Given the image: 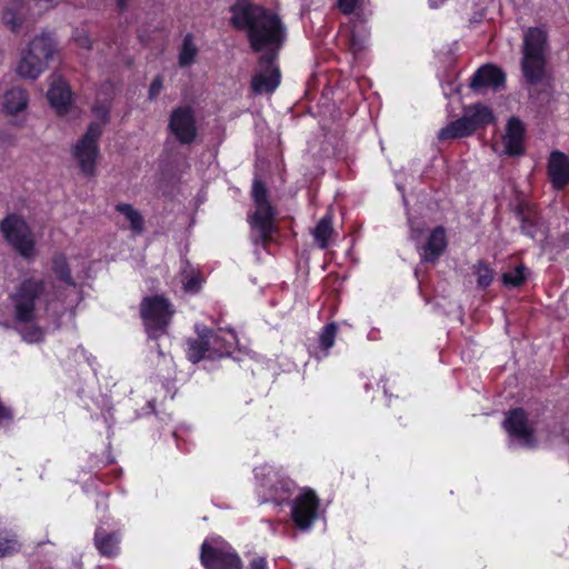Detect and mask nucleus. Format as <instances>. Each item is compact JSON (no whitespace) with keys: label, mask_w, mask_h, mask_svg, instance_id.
<instances>
[{"label":"nucleus","mask_w":569,"mask_h":569,"mask_svg":"<svg viewBox=\"0 0 569 569\" xmlns=\"http://www.w3.org/2000/svg\"><path fill=\"white\" fill-rule=\"evenodd\" d=\"M231 12L233 26L246 30L254 51H266L264 56H276L282 48L287 29L276 12L248 0L237 1Z\"/></svg>","instance_id":"obj_1"},{"label":"nucleus","mask_w":569,"mask_h":569,"mask_svg":"<svg viewBox=\"0 0 569 569\" xmlns=\"http://www.w3.org/2000/svg\"><path fill=\"white\" fill-rule=\"evenodd\" d=\"M86 259L78 254L56 252L51 258L50 277L53 279L46 295V307L53 315L72 310L81 300L80 281L86 277Z\"/></svg>","instance_id":"obj_2"},{"label":"nucleus","mask_w":569,"mask_h":569,"mask_svg":"<svg viewBox=\"0 0 569 569\" xmlns=\"http://www.w3.org/2000/svg\"><path fill=\"white\" fill-rule=\"evenodd\" d=\"M44 282L28 278L21 281L9 296L10 307L17 331L28 343H37L43 339V330L38 325V303H46Z\"/></svg>","instance_id":"obj_3"},{"label":"nucleus","mask_w":569,"mask_h":569,"mask_svg":"<svg viewBox=\"0 0 569 569\" xmlns=\"http://www.w3.org/2000/svg\"><path fill=\"white\" fill-rule=\"evenodd\" d=\"M548 56L547 31L541 27L525 29L521 47V71L529 83L538 84L545 80Z\"/></svg>","instance_id":"obj_4"},{"label":"nucleus","mask_w":569,"mask_h":569,"mask_svg":"<svg viewBox=\"0 0 569 569\" xmlns=\"http://www.w3.org/2000/svg\"><path fill=\"white\" fill-rule=\"evenodd\" d=\"M197 338L189 339L187 345L188 359L197 363L203 358L223 357L230 353L237 343L233 331L218 330L217 332L201 326L196 327Z\"/></svg>","instance_id":"obj_5"},{"label":"nucleus","mask_w":569,"mask_h":569,"mask_svg":"<svg viewBox=\"0 0 569 569\" xmlns=\"http://www.w3.org/2000/svg\"><path fill=\"white\" fill-rule=\"evenodd\" d=\"M54 48L56 44L50 34L41 33L34 37L20 53L16 67L18 76L30 80L39 78L47 69Z\"/></svg>","instance_id":"obj_6"},{"label":"nucleus","mask_w":569,"mask_h":569,"mask_svg":"<svg viewBox=\"0 0 569 569\" xmlns=\"http://www.w3.org/2000/svg\"><path fill=\"white\" fill-rule=\"evenodd\" d=\"M256 478L260 479L258 491L262 502H273L278 506L290 503L291 496L297 490V485L290 477L264 467L256 472Z\"/></svg>","instance_id":"obj_7"},{"label":"nucleus","mask_w":569,"mask_h":569,"mask_svg":"<svg viewBox=\"0 0 569 569\" xmlns=\"http://www.w3.org/2000/svg\"><path fill=\"white\" fill-rule=\"evenodd\" d=\"M495 120L490 108L477 103L466 107L460 119L452 121L439 132L442 140L470 136L477 129L491 123Z\"/></svg>","instance_id":"obj_8"},{"label":"nucleus","mask_w":569,"mask_h":569,"mask_svg":"<svg viewBox=\"0 0 569 569\" xmlns=\"http://www.w3.org/2000/svg\"><path fill=\"white\" fill-rule=\"evenodd\" d=\"M6 241L23 258L33 259L37 254L36 240L27 222L14 214L8 216L0 223Z\"/></svg>","instance_id":"obj_9"},{"label":"nucleus","mask_w":569,"mask_h":569,"mask_svg":"<svg viewBox=\"0 0 569 569\" xmlns=\"http://www.w3.org/2000/svg\"><path fill=\"white\" fill-rule=\"evenodd\" d=\"M254 211L249 217L252 229L259 232L261 241L266 243L274 231V210L267 199V191L260 181L252 186Z\"/></svg>","instance_id":"obj_10"},{"label":"nucleus","mask_w":569,"mask_h":569,"mask_svg":"<svg viewBox=\"0 0 569 569\" xmlns=\"http://www.w3.org/2000/svg\"><path fill=\"white\" fill-rule=\"evenodd\" d=\"M411 238L417 241L419 254L423 261L435 262L447 248L446 231L442 227H437L431 231L425 232L420 223L409 218Z\"/></svg>","instance_id":"obj_11"},{"label":"nucleus","mask_w":569,"mask_h":569,"mask_svg":"<svg viewBox=\"0 0 569 569\" xmlns=\"http://www.w3.org/2000/svg\"><path fill=\"white\" fill-rule=\"evenodd\" d=\"M174 309L170 302L160 296L146 298L141 303V315L148 333L157 338L166 331Z\"/></svg>","instance_id":"obj_12"},{"label":"nucleus","mask_w":569,"mask_h":569,"mask_svg":"<svg viewBox=\"0 0 569 569\" xmlns=\"http://www.w3.org/2000/svg\"><path fill=\"white\" fill-rule=\"evenodd\" d=\"M101 136V123L91 122L87 132L72 148V156L86 176H93L99 153L98 140Z\"/></svg>","instance_id":"obj_13"},{"label":"nucleus","mask_w":569,"mask_h":569,"mask_svg":"<svg viewBox=\"0 0 569 569\" xmlns=\"http://www.w3.org/2000/svg\"><path fill=\"white\" fill-rule=\"evenodd\" d=\"M200 562L204 569H242L241 557L228 543H201Z\"/></svg>","instance_id":"obj_14"},{"label":"nucleus","mask_w":569,"mask_h":569,"mask_svg":"<svg viewBox=\"0 0 569 569\" xmlns=\"http://www.w3.org/2000/svg\"><path fill=\"white\" fill-rule=\"evenodd\" d=\"M291 502V519L298 529L307 530L312 527L317 509H319V498L316 497L312 490H307L297 498L290 499Z\"/></svg>","instance_id":"obj_15"},{"label":"nucleus","mask_w":569,"mask_h":569,"mask_svg":"<svg viewBox=\"0 0 569 569\" xmlns=\"http://www.w3.org/2000/svg\"><path fill=\"white\" fill-rule=\"evenodd\" d=\"M276 56H263L259 62V70L252 79V90L256 93H271L280 84V71L274 64Z\"/></svg>","instance_id":"obj_16"},{"label":"nucleus","mask_w":569,"mask_h":569,"mask_svg":"<svg viewBox=\"0 0 569 569\" xmlns=\"http://www.w3.org/2000/svg\"><path fill=\"white\" fill-rule=\"evenodd\" d=\"M169 129L181 143H190L197 136L193 112L188 107L174 109L170 116Z\"/></svg>","instance_id":"obj_17"},{"label":"nucleus","mask_w":569,"mask_h":569,"mask_svg":"<svg viewBox=\"0 0 569 569\" xmlns=\"http://www.w3.org/2000/svg\"><path fill=\"white\" fill-rule=\"evenodd\" d=\"M120 543H122V532L117 526L106 527L100 522L94 529L93 546L99 555L106 558H116L120 553Z\"/></svg>","instance_id":"obj_18"},{"label":"nucleus","mask_w":569,"mask_h":569,"mask_svg":"<svg viewBox=\"0 0 569 569\" xmlns=\"http://www.w3.org/2000/svg\"><path fill=\"white\" fill-rule=\"evenodd\" d=\"M48 100L57 113L64 116L71 108L72 94L67 81L58 76L50 77Z\"/></svg>","instance_id":"obj_19"},{"label":"nucleus","mask_w":569,"mask_h":569,"mask_svg":"<svg viewBox=\"0 0 569 569\" xmlns=\"http://www.w3.org/2000/svg\"><path fill=\"white\" fill-rule=\"evenodd\" d=\"M503 72L496 66L486 64L473 73L470 81V87L477 91L483 88H492L497 91L503 86Z\"/></svg>","instance_id":"obj_20"},{"label":"nucleus","mask_w":569,"mask_h":569,"mask_svg":"<svg viewBox=\"0 0 569 569\" xmlns=\"http://www.w3.org/2000/svg\"><path fill=\"white\" fill-rule=\"evenodd\" d=\"M548 176L553 188L561 189L569 183V158L553 151L548 161Z\"/></svg>","instance_id":"obj_21"},{"label":"nucleus","mask_w":569,"mask_h":569,"mask_svg":"<svg viewBox=\"0 0 569 569\" xmlns=\"http://www.w3.org/2000/svg\"><path fill=\"white\" fill-rule=\"evenodd\" d=\"M523 123L517 118H511L502 137L503 151L510 156L520 154L523 151Z\"/></svg>","instance_id":"obj_22"},{"label":"nucleus","mask_w":569,"mask_h":569,"mask_svg":"<svg viewBox=\"0 0 569 569\" xmlns=\"http://www.w3.org/2000/svg\"><path fill=\"white\" fill-rule=\"evenodd\" d=\"M27 7L22 2H17V0L10 1L3 10L2 21L3 23L11 29L13 32H17L22 27L26 20Z\"/></svg>","instance_id":"obj_23"},{"label":"nucleus","mask_w":569,"mask_h":569,"mask_svg":"<svg viewBox=\"0 0 569 569\" xmlns=\"http://www.w3.org/2000/svg\"><path fill=\"white\" fill-rule=\"evenodd\" d=\"M27 106L28 97L23 89L12 88L3 96L2 111L9 116L23 111Z\"/></svg>","instance_id":"obj_24"},{"label":"nucleus","mask_w":569,"mask_h":569,"mask_svg":"<svg viewBox=\"0 0 569 569\" xmlns=\"http://www.w3.org/2000/svg\"><path fill=\"white\" fill-rule=\"evenodd\" d=\"M508 440L511 448L533 449L537 446L535 429H508Z\"/></svg>","instance_id":"obj_25"},{"label":"nucleus","mask_w":569,"mask_h":569,"mask_svg":"<svg viewBox=\"0 0 569 569\" xmlns=\"http://www.w3.org/2000/svg\"><path fill=\"white\" fill-rule=\"evenodd\" d=\"M179 280L186 292L196 293L200 290L203 279L199 271L189 263H186L179 274Z\"/></svg>","instance_id":"obj_26"},{"label":"nucleus","mask_w":569,"mask_h":569,"mask_svg":"<svg viewBox=\"0 0 569 569\" xmlns=\"http://www.w3.org/2000/svg\"><path fill=\"white\" fill-rule=\"evenodd\" d=\"M21 551V543L14 533L0 528V559Z\"/></svg>","instance_id":"obj_27"},{"label":"nucleus","mask_w":569,"mask_h":569,"mask_svg":"<svg viewBox=\"0 0 569 569\" xmlns=\"http://www.w3.org/2000/svg\"><path fill=\"white\" fill-rule=\"evenodd\" d=\"M117 211L121 213L126 221L129 223V228L134 233H140L143 230V218L139 211H137L132 206L127 203H120L117 206Z\"/></svg>","instance_id":"obj_28"},{"label":"nucleus","mask_w":569,"mask_h":569,"mask_svg":"<svg viewBox=\"0 0 569 569\" xmlns=\"http://www.w3.org/2000/svg\"><path fill=\"white\" fill-rule=\"evenodd\" d=\"M332 220L329 214L325 216L313 229V237L320 248H326L329 244V239L332 234Z\"/></svg>","instance_id":"obj_29"},{"label":"nucleus","mask_w":569,"mask_h":569,"mask_svg":"<svg viewBox=\"0 0 569 569\" xmlns=\"http://www.w3.org/2000/svg\"><path fill=\"white\" fill-rule=\"evenodd\" d=\"M338 332L336 323H329L321 330L319 335V355L318 357H326L329 349L335 345V339Z\"/></svg>","instance_id":"obj_30"},{"label":"nucleus","mask_w":569,"mask_h":569,"mask_svg":"<svg viewBox=\"0 0 569 569\" xmlns=\"http://www.w3.org/2000/svg\"><path fill=\"white\" fill-rule=\"evenodd\" d=\"M535 423H537V421L530 419L528 413L523 409L516 408L513 410H510L506 416L503 427H527V425Z\"/></svg>","instance_id":"obj_31"},{"label":"nucleus","mask_w":569,"mask_h":569,"mask_svg":"<svg viewBox=\"0 0 569 569\" xmlns=\"http://www.w3.org/2000/svg\"><path fill=\"white\" fill-rule=\"evenodd\" d=\"M473 273L477 278V284L479 288H487L491 284L495 278V271L483 261H479L473 266Z\"/></svg>","instance_id":"obj_32"},{"label":"nucleus","mask_w":569,"mask_h":569,"mask_svg":"<svg viewBox=\"0 0 569 569\" xmlns=\"http://www.w3.org/2000/svg\"><path fill=\"white\" fill-rule=\"evenodd\" d=\"M197 54V47L193 42V39L190 34H188L183 39L182 48L179 54V63L182 67L189 66L193 62Z\"/></svg>","instance_id":"obj_33"},{"label":"nucleus","mask_w":569,"mask_h":569,"mask_svg":"<svg viewBox=\"0 0 569 569\" xmlns=\"http://www.w3.org/2000/svg\"><path fill=\"white\" fill-rule=\"evenodd\" d=\"M525 280V269L521 266L502 274V282L506 287H519Z\"/></svg>","instance_id":"obj_34"},{"label":"nucleus","mask_w":569,"mask_h":569,"mask_svg":"<svg viewBox=\"0 0 569 569\" xmlns=\"http://www.w3.org/2000/svg\"><path fill=\"white\" fill-rule=\"evenodd\" d=\"M73 41L83 49L90 50L91 49V39L89 37V33L84 29H76L73 32Z\"/></svg>","instance_id":"obj_35"},{"label":"nucleus","mask_w":569,"mask_h":569,"mask_svg":"<svg viewBox=\"0 0 569 569\" xmlns=\"http://www.w3.org/2000/svg\"><path fill=\"white\" fill-rule=\"evenodd\" d=\"M93 114L96 117V120L93 122L101 123V130L103 129V126L108 122V116H109V107L108 104H98L94 106Z\"/></svg>","instance_id":"obj_36"},{"label":"nucleus","mask_w":569,"mask_h":569,"mask_svg":"<svg viewBox=\"0 0 569 569\" xmlns=\"http://www.w3.org/2000/svg\"><path fill=\"white\" fill-rule=\"evenodd\" d=\"M552 550L559 557L569 558V537L567 539L565 537L557 539L553 542Z\"/></svg>","instance_id":"obj_37"},{"label":"nucleus","mask_w":569,"mask_h":569,"mask_svg":"<svg viewBox=\"0 0 569 569\" xmlns=\"http://www.w3.org/2000/svg\"><path fill=\"white\" fill-rule=\"evenodd\" d=\"M121 475H122V470L112 469L110 472H107V473L96 472L94 478L97 480H99L100 482L110 485V483L114 482L117 479H119Z\"/></svg>","instance_id":"obj_38"},{"label":"nucleus","mask_w":569,"mask_h":569,"mask_svg":"<svg viewBox=\"0 0 569 569\" xmlns=\"http://www.w3.org/2000/svg\"><path fill=\"white\" fill-rule=\"evenodd\" d=\"M358 2L359 0H338V7L343 13L350 14L357 8Z\"/></svg>","instance_id":"obj_39"},{"label":"nucleus","mask_w":569,"mask_h":569,"mask_svg":"<svg viewBox=\"0 0 569 569\" xmlns=\"http://www.w3.org/2000/svg\"><path fill=\"white\" fill-rule=\"evenodd\" d=\"M247 569H268L267 560L264 557L256 556L249 561Z\"/></svg>","instance_id":"obj_40"},{"label":"nucleus","mask_w":569,"mask_h":569,"mask_svg":"<svg viewBox=\"0 0 569 569\" xmlns=\"http://www.w3.org/2000/svg\"><path fill=\"white\" fill-rule=\"evenodd\" d=\"M161 89H162V79L160 77H157L156 79H153V81L151 82L150 88H149L150 99H154L160 93Z\"/></svg>","instance_id":"obj_41"},{"label":"nucleus","mask_w":569,"mask_h":569,"mask_svg":"<svg viewBox=\"0 0 569 569\" xmlns=\"http://www.w3.org/2000/svg\"><path fill=\"white\" fill-rule=\"evenodd\" d=\"M109 450H111V445H109ZM114 463V458L111 455V451H107L106 459L103 460V466H112Z\"/></svg>","instance_id":"obj_42"},{"label":"nucleus","mask_w":569,"mask_h":569,"mask_svg":"<svg viewBox=\"0 0 569 569\" xmlns=\"http://www.w3.org/2000/svg\"><path fill=\"white\" fill-rule=\"evenodd\" d=\"M36 2L40 3L41 4V8L43 9H47L49 8L52 3H54L57 0H34Z\"/></svg>","instance_id":"obj_43"},{"label":"nucleus","mask_w":569,"mask_h":569,"mask_svg":"<svg viewBox=\"0 0 569 569\" xmlns=\"http://www.w3.org/2000/svg\"><path fill=\"white\" fill-rule=\"evenodd\" d=\"M351 47L355 51L362 49V44L360 42H357L355 38H352L351 40Z\"/></svg>","instance_id":"obj_44"},{"label":"nucleus","mask_w":569,"mask_h":569,"mask_svg":"<svg viewBox=\"0 0 569 569\" xmlns=\"http://www.w3.org/2000/svg\"><path fill=\"white\" fill-rule=\"evenodd\" d=\"M119 7H120V8H123V7H124V0H119Z\"/></svg>","instance_id":"obj_45"},{"label":"nucleus","mask_w":569,"mask_h":569,"mask_svg":"<svg viewBox=\"0 0 569 569\" xmlns=\"http://www.w3.org/2000/svg\"><path fill=\"white\" fill-rule=\"evenodd\" d=\"M171 435H172L173 438H177V431L176 430H173Z\"/></svg>","instance_id":"obj_46"},{"label":"nucleus","mask_w":569,"mask_h":569,"mask_svg":"<svg viewBox=\"0 0 569 569\" xmlns=\"http://www.w3.org/2000/svg\"><path fill=\"white\" fill-rule=\"evenodd\" d=\"M568 431V433L565 435L566 438H568V441H569V430H566Z\"/></svg>","instance_id":"obj_47"}]
</instances>
